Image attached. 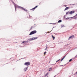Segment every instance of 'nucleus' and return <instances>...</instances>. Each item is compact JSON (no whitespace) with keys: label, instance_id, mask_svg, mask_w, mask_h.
<instances>
[{"label":"nucleus","instance_id":"nucleus-1","mask_svg":"<svg viewBox=\"0 0 77 77\" xmlns=\"http://www.w3.org/2000/svg\"><path fill=\"white\" fill-rule=\"evenodd\" d=\"M37 32L36 30H34L32 32H31L29 34V35H33V34H35V33H36Z\"/></svg>","mask_w":77,"mask_h":77},{"label":"nucleus","instance_id":"nucleus-2","mask_svg":"<svg viewBox=\"0 0 77 77\" xmlns=\"http://www.w3.org/2000/svg\"><path fill=\"white\" fill-rule=\"evenodd\" d=\"M24 65L26 66H29L30 65V63L29 62H27L24 63Z\"/></svg>","mask_w":77,"mask_h":77},{"label":"nucleus","instance_id":"nucleus-3","mask_svg":"<svg viewBox=\"0 0 77 77\" xmlns=\"http://www.w3.org/2000/svg\"><path fill=\"white\" fill-rule=\"evenodd\" d=\"M37 38H38V37H35V38H29L28 39V40L29 41H32V40H34V39H37Z\"/></svg>","mask_w":77,"mask_h":77},{"label":"nucleus","instance_id":"nucleus-4","mask_svg":"<svg viewBox=\"0 0 77 77\" xmlns=\"http://www.w3.org/2000/svg\"><path fill=\"white\" fill-rule=\"evenodd\" d=\"M17 7L19 8H21V9H23L24 10V11H27V10L25 9L23 7L18 6Z\"/></svg>","mask_w":77,"mask_h":77},{"label":"nucleus","instance_id":"nucleus-5","mask_svg":"<svg viewBox=\"0 0 77 77\" xmlns=\"http://www.w3.org/2000/svg\"><path fill=\"white\" fill-rule=\"evenodd\" d=\"M75 17H77V14H76L75 16H74L73 17H67L66 18V20H68V19H69L70 18H74Z\"/></svg>","mask_w":77,"mask_h":77},{"label":"nucleus","instance_id":"nucleus-6","mask_svg":"<svg viewBox=\"0 0 77 77\" xmlns=\"http://www.w3.org/2000/svg\"><path fill=\"white\" fill-rule=\"evenodd\" d=\"M73 38H74V35H72V36H70L69 38V39H73Z\"/></svg>","mask_w":77,"mask_h":77},{"label":"nucleus","instance_id":"nucleus-7","mask_svg":"<svg viewBox=\"0 0 77 77\" xmlns=\"http://www.w3.org/2000/svg\"><path fill=\"white\" fill-rule=\"evenodd\" d=\"M75 12V11H72L69 12V14L71 15V14H74V13Z\"/></svg>","mask_w":77,"mask_h":77},{"label":"nucleus","instance_id":"nucleus-8","mask_svg":"<svg viewBox=\"0 0 77 77\" xmlns=\"http://www.w3.org/2000/svg\"><path fill=\"white\" fill-rule=\"evenodd\" d=\"M37 7H38V5L36 6L35 7H34L33 8L31 9V10H33V11H34V9H36V8H37Z\"/></svg>","mask_w":77,"mask_h":77},{"label":"nucleus","instance_id":"nucleus-9","mask_svg":"<svg viewBox=\"0 0 77 77\" xmlns=\"http://www.w3.org/2000/svg\"><path fill=\"white\" fill-rule=\"evenodd\" d=\"M69 9V7H66L64 11H66V10H67V9Z\"/></svg>","mask_w":77,"mask_h":77},{"label":"nucleus","instance_id":"nucleus-10","mask_svg":"<svg viewBox=\"0 0 77 77\" xmlns=\"http://www.w3.org/2000/svg\"><path fill=\"white\" fill-rule=\"evenodd\" d=\"M27 68H28V67H26L24 69V70L25 71H26L27 70Z\"/></svg>","mask_w":77,"mask_h":77},{"label":"nucleus","instance_id":"nucleus-11","mask_svg":"<svg viewBox=\"0 0 77 77\" xmlns=\"http://www.w3.org/2000/svg\"><path fill=\"white\" fill-rule=\"evenodd\" d=\"M28 42V41H24L22 42V43L24 44V43H26V42Z\"/></svg>","mask_w":77,"mask_h":77},{"label":"nucleus","instance_id":"nucleus-12","mask_svg":"<svg viewBox=\"0 0 77 77\" xmlns=\"http://www.w3.org/2000/svg\"><path fill=\"white\" fill-rule=\"evenodd\" d=\"M66 56H65L61 60V61H62V60H63V59H64L65 58V57Z\"/></svg>","mask_w":77,"mask_h":77},{"label":"nucleus","instance_id":"nucleus-13","mask_svg":"<svg viewBox=\"0 0 77 77\" xmlns=\"http://www.w3.org/2000/svg\"><path fill=\"white\" fill-rule=\"evenodd\" d=\"M52 38H53V40H54L55 38V37L52 35Z\"/></svg>","mask_w":77,"mask_h":77},{"label":"nucleus","instance_id":"nucleus-14","mask_svg":"<svg viewBox=\"0 0 77 77\" xmlns=\"http://www.w3.org/2000/svg\"><path fill=\"white\" fill-rule=\"evenodd\" d=\"M47 75H48V73H47L46 74H45V77H46V76H47Z\"/></svg>","mask_w":77,"mask_h":77},{"label":"nucleus","instance_id":"nucleus-15","mask_svg":"<svg viewBox=\"0 0 77 77\" xmlns=\"http://www.w3.org/2000/svg\"><path fill=\"white\" fill-rule=\"evenodd\" d=\"M61 22H62V20H60L58 21V23H61Z\"/></svg>","mask_w":77,"mask_h":77},{"label":"nucleus","instance_id":"nucleus-16","mask_svg":"<svg viewBox=\"0 0 77 77\" xmlns=\"http://www.w3.org/2000/svg\"><path fill=\"white\" fill-rule=\"evenodd\" d=\"M65 27V26H64V25H61V28L62 27Z\"/></svg>","mask_w":77,"mask_h":77},{"label":"nucleus","instance_id":"nucleus-17","mask_svg":"<svg viewBox=\"0 0 77 77\" xmlns=\"http://www.w3.org/2000/svg\"><path fill=\"white\" fill-rule=\"evenodd\" d=\"M14 6H15V11H16L17 10V8H16V6H15V5H14Z\"/></svg>","mask_w":77,"mask_h":77},{"label":"nucleus","instance_id":"nucleus-18","mask_svg":"<svg viewBox=\"0 0 77 77\" xmlns=\"http://www.w3.org/2000/svg\"><path fill=\"white\" fill-rule=\"evenodd\" d=\"M52 68H50L49 69V71H50V69H51Z\"/></svg>","mask_w":77,"mask_h":77},{"label":"nucleus","instance_id":"nucleus-19","mask_svg":"<svg viewBox=\"0 0 77 77\" xmlns=\"http://www.w3.org/2000/svg\"><path fill=\"white\" fill-rule=\"evenodd\" d=\"M68 13H69V11H68L66 13V15H67V14H68Z\"/></svg>","mask_w":77,"mask_h":77},{"label":"nucleus","instance_id":"nucleus-20","mask_svg":"<svg viewBox=\"0 0 77 77\" xmlns=\"http://www.w3.org/2000/svg\"><path fill=\"white\" fill-rule=\"evenodd\" d=\"M72 60V59H71L69 60V62H71V61Z\"/></svg>","mask_w":77,"mask_h":77},{"label":"nucleus","instance_id":"nucleus-21","mask_svg":"<svg viewBox=\"0 0 77 77\" xmlns=\"http://www.w3.org/2000/svg\"><path fill=\"white\" fill-rule=\"evenodd\" d=\"M47 50V47H46V48L45 49V50Z\"/></svg>","mask_w":77,"mask_h":77},{"label":"nucleus","instance_id":"nucleus-22","mask_svg":"<svg viewBox=\"0 0 77 77\" xmlns=\"http://www.w3.org/2000/svg\"><path fill=\"white\" fill-rule=\"evenodd\" d=\"M75 5V4H72V6L74 5Z\"/></svg>","mask_w":77,"mask_h":77},{"label":"nucleus","instance_id":"nucleus-23","mask_svg":"<svg viewBox=\"0 0 77 77\" xmlns=\"http://www.w3.org/2000/svg\"><path fill=\"white\" fill-rule=\"evenodd\" d=\"M46 53V51L44 53V54H45Z\"/></svg>","mask_w":77,"mask_h":77},{"label":"nucleus","instance_id":"nucleus-24","mask_svg":"<svg viewBox=\"0 0 77 77\" xmlns=\"http://www.w3.org/2000/svg\"><path fill=\"white\" fill-rule=\"evenodd\" d=\"M64 18H66V17H65V16H64Z\"/></svg>","mask_w":77,"mask_h":77},{"label":"nucleus","instance_id":"nucleus-25","mask_svg":"<svg viewBox=\"0 0 77 77\" xmlns=\"http://www.w3.org/2000/svg\"><path fill=\"white\" fill-rule=\"evenodd\" d=\"M77 19V17H75V18H74V19Z\"/></svg>","mask_w":77,"mask_h":77},{"label":"nucleus","instance_id":"nucleus-26","mask_svg":"<svg viewBox=\"0 0 77 77\" xmlns=\"http://www.w3.org/2000/svg\"><path fill=\"white\" fill-rule=\"evenodd\" d=\"M60 60V59L59 60H57L58 61H58H59Z\"/></svg>","mask_w":77,"mask_h":77},{"label":"nucleus","instance_id":"nucleus-27","mask_svg":"<svg viewBox=\"0 0 77 77\" xmlns=\"http://www.w3.org/2000/svg\"><path fill=\"white\" fill-rule=\"evenodd\" d=\"M32 27H33L32 26V27H31V29H32Z\"/></svg>","mask_w":77,"mask_h":77},{"label":"nucleus","instance_id":"nucleus-28","mask_svg":"<svg viewBox=\"0 0 77 77\" xmlns=\"http://www.w3.org/2000/svg\"><path fill=\"white\" fill-rule=\"evenodd\" d=\"M58 62V61H57V60L56 61V62Z\"/></svg>","mask_w":77,"mask_h":77},{"label":"nucleus","instance_id":"nucleus-29","mask_svg":"<svg viewBox=\"0 0 77 77\" xmlns=\"http://www.w3.org/2000/svg\"><path fill=\"white\" fill-rule=\"evenodd\" d=\"M76 74H77V72L76 73Z\"/></svg>","mask_w":77,"mask_h":77},{"label":"nucleus","instance_id":"nucleus-30","mask_svg":"<svg viewBox=\"0 0 77 77\" xmlns=\"http://www.w3.org/2000/svg\"><path fill=\"white\" fill-rule=\"evenodd\" d=\"M70 5H71V4H70Z\"/></svg>","mask_w":77,"mask_h":77},{"label":"nucleus","instance_id":"nucleus-31","mask_svg":"<svg viewBox=\"0 0 77 77\" xmlns=\"http://www.w3.org/2000/svg\"><path fill=\"white\" fill-rule=\"evenodd\" d=\"M55 76H56V75H55L54 76V77H55Z\"/></svg>","mask_w":77,"mask_h":77},{"label":"nucleus","instance_id":"nucleus-32","mask_svg":"<svg viewBox=\"0 0 77 77\" xmlns=\"http://www.w3.org/2000/svg\"><path fill=\"white\" fill-rule=\"evenodd\" d=\"M75 57H77V56H76Z\"/></svg>","mask_w":77,"mask_h":77}]
</instances>
